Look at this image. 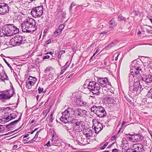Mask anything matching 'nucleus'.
Returning a JSON list of instances; mask_svg holds the SVG:
<instances>
[{
  "mask_svg": "<svg viewBox=\"0 0 152 152\" xmlns=\"http://www.w3.org/2000/svg\"><path fill=\"white\" fill-rule=\"evenodd\" d=\"M129 89L128 93H133L135 95L139 94L142 89V86L138 79H137V76L132 75H129Z\"/></svg>",
  "mask_w": 152,
  "mask_h": 152,
  "instance_id": "f257e3e1",
  "label": "nucleus"
},
{
  "mask_svg": "<svg viewBox=\"0 0 152 152\" xmlns=\"http://www.w3.org/2000/svg\"><path fill=\"white\" fill-rule=\"evenodd\" d=\"M2 32H0V36H11L15 34L19 33L18 28L13 24L5 25L2 27Z\"/></svg>",
  "mask_w": 152,
  "mask_h": 152,
  "instance_id": "f03ea898",
  "label": "nucleus"
},
{
  "mask_svg": "<svg viewBox=\"0 0 152 152\" xmlns=\"http://www.w3.org/2000/svg\"><path fill=\"white\" fill-rule=\"evenodd\" d=\"M35 21L32 18L28 19L21 24L22 31L26 33H32L37 29Z\"/></svg>",
  "mask_w": 152,
  "mask_h": 152,
  "instance_id": "7ed1b4c3",
  "label": "nucleus"
},
{
  "mask_svg": "<svg viewBox=\"0 0 152 152\" xmlns=\"http://www.w3.org/2000/svg\"><path fill=\"white\" fill-rule=\"evenodd\" d=\"M88 88L94 94L98 95L99 94V90L100 86L99 83L95 81H89L88 85Z\"/></svg>",
  "mask_w": 152,
  "mask_h": 152,
  "instance_id": "20e7f679",
  "label": "nucleus"
},
{
  "mask_svg": "<svg viewBox=\"0 0 152 152\" xmlns=\"http://www.w3.org/2000/svg\"><path fill=\"white\" fill-rule=\"evenodd\" d=\"M91 111L94 113L98 117L102 118L105 117L107 115L104 108L102 106H93L91 108Z\"/></svg>",
  "mask_w": 152,
  "mask_h": 152,
  "instance_id": "39448f33",
  "label": "nucleus"
},
{
  "mask_svg": "<svg viewBox=\"0 0 152 152\" xmlns=\"http://www.w3.org/2000/svg\"><path fill=\"white\" fill-rule=\"evenodd\" d=\"M140 65L137 62L136 60L133 61L131 65L130 73L129 75H132L133 76H137L140 74L139 66Z\"/></svg>",
  "mask_w": 152,
  "mask_h": 152,
  "instance_id": "423d86ee",
  "label": "nucleus"
},
{
  "mask_svg": "<svg viewBox=\"0 0 152 152\" xmlns=\"http://www.w3.org/2000/svg\"><path fill=\"white\" fill-rule=\"evenodd\" d=\"M26 41L24 36H17L12 39L10 41L12 45L13 46L20 45H23L26 42Z\"/></svg>",
  "mask_w": 152,
  "mask_h": 152,
  "instance_id": "0eeeda50",
  "label": "nucleus"
},
{
  "mask_svg": "<svg viewBox=\"0 0 152 152\" xmlns=\"http://www.w3.org/2000/svg\"><path fill=\"white\" fill-rule=\"evenodd\" d=\"M72 123L73 124L74 131L76 133L83 131L84 128V122L83 121H78L77 119H75L74 121H72Z\"/></svg>",
  "mask_w": 152,
  "mask_h": 152,
  "instance_id": "6e6552de",
  "label": "nucleus"
},
{
  "mask_svg": "<svg viewBox=\"0 0 152 152\" xmlns=\"http://www.w3.org/2000/svg\"><path fill=\"white\" fill-rule=\"evenodd\" d=\"M43 9V7L42 6L34 7L31 9V14L34 18L40 17L42 15Z\"/></svg>",
  "mask_w": 152,
  "mask_h": 152,
  "instance_id": "1a4fd4ad",
  "label": "nucleus"
},
{
  "mask_svg": "<svg viewBox=\"0 0 152 152\" xmlns=\"http://www.w3.org/2000/svg\"><path fill=\"white\" fill-rule=\"evenodd\" d=\"M72 108H69L65 110L64 112L61 113L62 114L60 118V120L64 123H66L68 121V119L69 120V116L70 114L72 115Z\"/></svg>",
  "mask_w": 152,
  "mask_h": 152,
  "instance_id": "9d476101",
  "label": "nucleus"
},
{
  "mask_svg": "<svg viewBox=\"0 0 152 152\" xmlns=\"http://www.w3.org/2000/svg\"><path fill=\"white\" fill-rule=\"evenodd\" d=\"M72 115L75 117L77 118L84 117L86 115L87 113L86 110H82L80 108H77L75 109L72 108Z\"/></svg>",
  "mask_w": 152,
  "mask_h": 152,
  "instance_id": "9b49d317",
  "label": "nucleus"
},
{
  "mask_svg": "<svg viewBox=\"0 0 152 152\" xmlns=\"http://www.w3.org/2000/svg\"><path fill=\"white\" fill-rule=\"evenodd\" d=\"M93 123L92 128H94L95 133L97 134L103 129L102 124L96 119L93 120Z\"/></svg>",
  "mask_w": 152,
  "mask_h": 152,
  "instance_id": "f8f14e48",
  "label": "nucleus"
},
{
  "mask_svg": "<svg viewBox=\"0 0 152 152\" xmlns=\"http://www.w3.org/2000/svg\"><path fill=\"white\" fill-rule=\"evenodd\" d=\"M10 7L8 4L4 2H0V15H5L9 11Z\"/></svg>",
  "mask_w": 152,
  "mask_h": 152,
  "instance_id": "ddd939ff",
  "label": "nucleus"
},
{
  "mask_svg": "<svg viewBox=\"0 0 152 152\" xmlns=\"http://www.w3.org/2000/svg\"><path fill=\"white\" fill-rule=\"evenodd\" d=\"M11 91L10 90H7L0 92V100L3 99H9L13 96V94L10 95V93Z\"/></svg>",
  "mask_w": 152,
  "mask_h": 152,
  "instance_id": "4468645a",
  "label": "nucleus"
},
{
  "mask_svg": "<svg viewBox=\"0 0 152 152\" xmlns=\"http://www.w3.org/2000/svg\"><path fill=\"white\" fill-rule=\"evenodd\" d=\"M98 82L102 87L107 88L110 85V83L108 81V79L106 77L99 78L98 79Z\"/></svg>",
  "mask_w": 152,
  "mask_h": 152,
  "instance_id": "2eb2a0df",
  "label": "nucleus"
},
{
  "mask_svg": "<svg viewBox=\"0 0 152 152\" xmlns=\"http://www.w3.org/2000/svg\"><path fill=\"white\" fill-rule=\"evenodd\" d=\"M61 140L59 138L55 136L54 134L52 135V139L51 145L56 146L57 147L59 148V145L60 144V142Z\"/></svg>",
  "mask_w": 152,
  "mask_h": 152,
  "instance_id": "dca6fc26",
  "label": "nucleus"
},
{
  "mask_svg": "<svg viewBox=\"0 0 152 152\" xmlns=\"http://www.w3.org/2000/svg\"><path fill=\"white\" fill-rule=\"evenodd\" d=\"M83 133L84 135L88 139H90V137L93 135L92 130L88 128H84L83 130Z\"/></svg>",
  "mask_w": 152,
  "mask_h": 152,
  "instance_id": "f3484780",
  "label": "nucleus"
},
{
  "mask_svg": "<svg viewBox=\"0 0 152 152\" xmlns=\"http://www.w3.org/2000/svg\"><path fill=\"white\" fill-rule=\"evenodd\" d=\"M18 114V113L17 111L15 112L14 113L10 114V115L4 118V119L5 120L4 121V122H8L13 119H15Z\"/></svg>",
  "mask_w": 152,
  "mask_h": 152,
  "instance_id": "a211bd4d",
  "label": "nucleus"
},
{
  "mask_svg": "<svg viewBox=\"0 0 152 152\" xmlns=\"http://www.w3.org/2000/svg\"><path fill=\"white\" fill-rule=\"evenodd\" d=\"M22 114H21L20 116L19 117L18 119L17 120L14 121L10 123L9 124L6 125L5 126L6 127L7 129H10L13 128L17 124L21 118Z\"/></svg>",
  "mask_w": 152,
  "mask_h": 152,
  "instance_id": "6ab92c4d",
  "label": "nucleus"
},
{
  "mask_svg": "<svg viewBox=\"0 0 152 152\" xmlns=\"http://www.w3.org/2000/svg\"><path fill=\"white\" fill-rule=\"evenodd\" d=\"M143 145L141 144H134V145L133 147L134 148V150H133L132 152H142L145 151L143 149Z\"/></svg>",
  "mask_w": 152,
  "mask_h": 152,
  "instance_id": "aec40b11",
  "label": "nucleus"
},
{
  "mask_svg": "<svg viewBox=\"0 0 152 152\" xmlns=\"http://www.w3.org/2000/svg\"><path fill=\"white\" fill-rule=\"evenodd\" d=\"M134 142L140 141L143 140L144 137L140 134H134L133 135Z\"/></svg>",
  "mask_w": 152,
  "mask_h": 152,
  "instance_id": "412c9836",
  "label": "nucleus"
},
{
  "mask_svg": "<svg viewBox=\"0 0 152 152\" xmlns=\"http://www.w3.org/2000/svg\"><path fill=\"white\" fill-rule=\"evenodd\" d=\"M142 80L147 83H151L152 82V75H147L142 77Z\"/></svg>",
  "mask_w": 152,
  "mask_h": 152,
  "instance_id": "4be33fe9",
  "label": "nucleus"
},
{
  "mask_svg": "<svg viewBox=\"0 0 152 152\" xmlns=\"http://www.w3.org/2000/svg\"><path fill=\"white\" fill-rule=\"evenodd\" d=\"M110 25L109 28L112 29L114 28L117 25V23L115 21L114 18H112L109 22Z\"/></svg>",
  "mask_w": 152,
  "mask_h": 152,
  "instance_id": "5701e85b",
  "label": "nucleus"
},
{
  "mask_svg": "<svg viewBox=\"0 0 152 152\" xmlns=\"http://www.w3.org/2000/svg\"><path fill=\"white\" fill-rule=\"evenodd\" d=\"M0 80L2 81L5 82V80H8L9 78L6 74L5 73H2L0 74Z\"/></svg>",
  "mask_w": 152,
  "mask_h": 152,
  "instance_id": "b1692460",
  "label": "nucleus"
},
{
  "mask_svg": "<svg viewBox=\"0 0 152 152\" xmlns=\"http://www.w3.org/2000/svg\"><path fill=\"white\" fill-rule=\"evenodd\" d=\"M74 127L72 128L71 127L70 129L67 131V132L69 133V135L72 136L73 138H74L75 137L74 134H76L75 130H74Z\"/></svg>",
  "mask_w": 152,
  "mask_h": 152,
  "instance_id": "393cba45",
  "label": "nucleus"
},
{
  "mask_svg": "<svg viewBox=\"0 0 152 152\" xmlns=\"http://www.w3.org/2000/svg\"><path fill=\"white\" fill-rule=\"evenodd\" d=\"M117 43V42L116 41H114L111 42L110 44L108 45L105 48V49L107 50H108L110 48H111L115 46Z\"/></svg>",
  "mask_w": 152,
  "mask_h": 152,
  "instance_id": "a878e982",
  "label": "nucleus"
},
{
  "mask_svg": "<svg viewBox=\"0 0 152 152\" xmlns=\"http://www.w3.org/2000/svg\"><path fill=\"white\" fill-rule=\"evenodd\" d=\"M134 134H126V137L129 140L132 141L134 142Z\"/></svg>",
  "mask_w": 152,
  "mask_h": 152,
  "instance_id": "bb28decb",
  "label": "nucleus"
},
{
  "mask_svg": "<svg viewBox=\"0 0 152 152\" xmlns=\"http://www.w3.org/2000/svg\"><path fill=\"white\" fill-rule=\"evenodd\" d=\"M147 96L152 100V88H150L149 91L148 92Z\"/></svg>",
  "mask_w": 152,
  "mask_h": 152,
  "instance_id": "cd10ccee",
  "label": "nucleus"
},
{
  "mask_svg": "<svg viewBox=\"0 0 152 152\" xmlns=\"http://www.w3.org/2000/svg\"><path fill=\"white\" fill-rule=\"evenodd\" d=\"M61 32H60V31L58 29H56L54 32L53 34V36L54 37L57 36Z\"/></svg>",
  "mask_w": 152,
  "mask_h": 152,
  "instance_id": "c85d7f7f",
  "label": "nucleus"
},
{
  "mask_svg": "<svg viewBox=\"0 0 152 152\" xmlns=\"http://www.w3.org/2000/svg\"><path fill=\"white\" fill-rule=\"evenodd\" d=\"M65 26L64 24H61L58 28V29L60 31V32H61L63 29H64Z\"/></svg>",
  "mask_w": 152,
  "mask_h": 152,
  "instance_id": "c756f323",
  "label": "nucleus"
},
{
  "mask_svg": "<svg viewBox=\"0 0 152 152\" xmlns=\"http://www.w3.org/2000/svg\"><path fill=\"white\" fill-rule=\"evenodd\" d=\"M71 127V126L68 124L64 126V129L65 130H66L67 131Z\"/></svg>",
  "mask_w": 152,
  "mask_h": 152,
  "instance_id": "7c9ffc66",
  "label": "nucleus"
},
{
  "mask_svg": "<svg viewBox=\"0 0 152 152\" xmlns=\"http://www.w3.org/2000/svg\"><path fill=\"white\" fill-rule=\"evenodd\" d=\"M69 65H68L67 66H64V67L63 69L60 72V75H61L65 71L66 69L69 66Z\"/></svg>",
  "mask_w": 152,
  "mask_h": 152,
  "instance_id": "2f4dec72",
  "label": "nucleus"
},
{
  "mask_svg": "<svg viewBox=\"0 0 152 152\" xmlns=\"http://www.w3.org/2000/svg\"><path fill=\"white\" fill-rule=\"evenodd\" d=\"M119 20H125L126 18L123 17L121 15H120L118 17Z\"/></svg>",
  "mask_w": 152,
  "mask_h": 152,
  "instance_id": "473e14b6",
  "label": "nucleus"
},
{
  "mask_svg": "<svg viewBox=\"0 0 152 152\" xmlns=\"http://www.w3.org/2000/svg\"><path fill=\"white\" fill-rule=\"evenodd\" d=\"M3 60L5 62L6 64L7 65V66H9V67L10 68V69L11 70H13L12 69V68L11 66L9 64L7 61L6 60V59L4 58H3Z\"/></svg>",
  "mask_w": 152,
  "mask_h": 152,
  "instance_id": "72a5a7b5",
  "label": "nucleus"
},
{
  "mask_svg": "<svg viewBox=\"0 0 152 152\" xmlns=\"http://www.w3.org/2000/svg\"><path fill=\"white\" fill-rule=\"evenodd\" d=\"M114 144L113 143L110 146H108L106 148V149H107V150H106L105 151H104L103 152H109V148H111V147H112L113 146V145Z\"/></svg>",
  "mask_w": 152,
  "mask_h": 152,
  "instance_id": "f704fd0d",
  "label": "nucleus"
},
{
  "mask_svg": "<svg viewBox=\"0 0 152 152\" xmlns=\"http://www.w3.org/2000/svg\"><path fill=\"white\" fill-rule=\"evenodd\" d=\"M108 142H106L103 146L100 148V149L102 150L104 149L108 144Z\"/></svg>",
  "mask_w": 152,
  "mask_h": 152,
  "instance_id": "c9c22d12",
  "label": "nucleus"
},
{
  "mask_svg": "<svg viewBox=\"0 0 152 152\" xmlns=\"http://www.w3.org/2000/svg\"><path fill=\"white\" fill-rule=\"evenodd\" d=\"M38 91L39 93V94H41L42 91L43 90V88H41L39 87L38 88Z\"/></svg>",
  "mask_w": 152,
  "mask_h": 152,
  "instance_id": "e433bc0d",
  "label": "nucleus"
},
{
  "mask_svg": "<svg viewBox=\"0 0 152 152\" xmlns=\"http://www.w3.org/2000/svg\"><path fill=\"white\" fill-rule=\"evenodd\" d=\"M26 83H28L29 85H31V86L33 85L34 83V82L32 81H29L28 82L27 81Z\"/></svg>",
  "mask_w": 152,
  "mask_h": 152,
  "instance_id": "4c0bfd02",
  "label": "nucleus"
},
{
  "mask_svg": "<svg viewBox=\"0 0 152 152\" xmlns=\"http://www.w3.org/2000/svg\"><path fill=\"white\" fill-rule=\"evenodd\" d=\"M42 130V129H40L39 131L37 132L34 138H36V139L38 137V136L39 135V132H40Z\"/></svg>",
  "mask_w": 152,
  "mask_h": 152,
  "instance_id": "58836bf2",
  "label": "nucleus"
},
{
  "mask_svg": "<svg viewBox=\"0 0 152 152\" xmlns=\"http://www.w3.org/2000/svg\"><path fill=\"white\" fill-rule=\"evenodd\" d=\"M51 67H47L46 68V69H45V72L46 73H47L50 70Z\"/></svg>",
  "mask_w": 152,
  "mask_h": 152,
  "instance_id": "ea45409f",
  "label": "nucleus"
},
{
  "mask_svg": "<svg viewBox=\"0 0 152 152\" xmlns=\"http://www.w3.org/2000/svg\"><path fill=\"white\" fill-rule=\"evenodd\" d=\"M35 139H36V138H34H34L32 140H31V141H29L28 142H26V143L29 144V143H30L32 142V141H35ZM26 143V142L24 143Z\"/></svg>",
  "mask_w": 152,
  "mask_h": 152,
  "instance_id": "a19ab883",
  "label": "nucleus"
},
{
  "mask_svg": "<svg viewBox=\"0 0 152 152\" xmlns=\"http://www.w3.org/2000/svg\"><path fill=\"white\" fill-rule=\"evenodd\" d=\"M26 88L28 89H30L31 88V85H29V84L27 83H26Z\"/></svg>",
  "mask_w": 152,
  "mask_h": 152,
  "instance_id": "79ce46f5",
  "label": "nucleus"
},
{
  "mask_svg": "<svg viewBox=\"0 0 152 152\" xmlns=\"http://www.w3.org/2000/svg\"><path fill=\"white\" fill-rule=\"evenodd\" d=\"M18 130V129H16L14 131H11V132H8L7 134H5V135H8V134H11V133H12L13 132H14L17 131Z\"/></svg>",
  "mask_w": 152,
  "mask_h": 152,
  "instance_id": "37998d69",
  "label": "nucleus"
},
{
  "mask_svg": "<svg viewBox=\"0 0 152 152\" xmlns=\"http://www.w3.org/2000/svg\"><path fill=\"white\" fill-rule=\"evenodd\" d=\"M65 53V51L64 50H61L60 52H59V54L60 55H62L64 53Z\"/></svg>",
  "mask_w": 152,
  "mask_h": 152,
  "instance_id": "c03bdc74",
  "label": "nucleus"
},
{
  "mask_svg": "<svg viewBox=\"0 0 152 152\" xmlns=\"http://www.w3.org/2000/svg\"><path fill=\"white\" fill-rule=\"evenodd\" d=\"M118 149L116 148L113 149L112 150V152H118Z\"/></svg>",
  "mask_w": 152,
  "mask_h": 152,
  "instance_id": "a18cd8bd",
  "label": "nucleus"
},
{
  "mask_svg": "<svg viewBox=\"0 0 152 152\" xmlns=\"http://www.w3.org/2000/svg\"><path fill=\"white\" fill-rule=\"evenodd\" d=\"M66 13L65 12H64L62 15V16L63 18H64L66 17Z\"/></svg>",
  "mask_w": 152,
  "mask_h": 152,
  "instance_id": "49530a36",
  "label": "nucleus"
},
{
  "mask_svg": "<svg viewBox=\"0 0 152 152\" xmlns=\"http://www.w3.org/2000/svg\"><path fill=\"white\" fill-rule=\"evenodd\" d=\"M11 91H12V94L11 95L13 94H13L14 93L15 90H14V89L12 86V90H11Z\"/></svg>",
  "mask_w": 152,
  "mask_h": 152,
  "instance_id": "de8ad7c7",
  "label": "nucleus"
},
{
  "mask_svg": "<svg viewBox=\"0 0 152 152\" xmlns=\"http://www.w3.org/2000/svg\"><path fill=\"white\" fill-rule=\"evenodd\" d=\"M51 42V40L50 39L47 40L46 42V44H48Z\"/></svg>",
  "mask_w": 152,
  "mask_h": 152,
  "instance_id": "09e8293b",
  "label": "nucleus"
},
{
  "mask_svg": "<svg viewBox=\"0 0 152 152\" xmlns=\"http://www.w3.org/2000/svg\"><path fill=\"white\" fill-rule=\"evenodd\" d=\"M50 57L48 55H46L45 56H44L43 57V58L45 59H48V58H50Z\"/></svg>",
  "mask_w": 152,
  "mask_h": 152,
  "instance_id": "8fccbe9b",
  "label": "nucleus"
},
{
  "mask_svg": "<svg viewBox=\"0 0 152 152\" xmlns=\"http://www.w3.org/2000/svg\"><path fill=\"white\" fill-rule=\"evenodd\" d=\"M46 145L48 147L50 146V141H48L47 143L46 144Z\"/></svg>",
  "mask_w": 152,
  "mask_h": 152,
  "instance_id": "3c124183",
  "label": "nucleus"
},
{
  "mask_svg": "<svg viewBox=\"0 0 152 152\" xmlns=\"http://www.w3.org/2000/svg\"><path fill=\"white\" fill-rule=\"evenodd\" d=\"M72 7L70 6V9H69V12L70 14L72 13Z\"/></svg>",
  "mask_w": 152,
  "mask_h": 152,
  "instance_id": "603ef678",
  "label": "nucleus"
},
{
  "mask_svg": "<svg viewBox=\"0 0 152 152\" xmlns=\"http://www.w3.org/2000/svg\"><path fill=\"white\" fill-rule=\"evenodd\" d=\"M76 5V4H75V3L74 2H72L71 3L70 6H72V7H73V6H75Z\"/></svg>",
  "mask_w": 152,
  "mask_h": 152,
  "instance_id": "864d4df0",
  "label": "nucleus"
},
{
  "mask_svg": "<svg viewBox=\"0 0 152 152\" xmlns=\"http://www.w3.org/2000/svg\"><path fill=\"white\" fill-rule=\"evenodd\" d=\"M18 147V146L17 145H13V149H15L16 148H17Z\"/></svg>",
  "mask_w": 152,
  "mask_h": 152,
  "instance_id": "5fc2aeb1",
  "label": "nucleus"
},
{
  "mask_svg": "<svg viewBox=\"0 0 152 152\" xmlns=\"http://www.w3.org/2000/svg\"><path fill=\"white\" fill-rule=\"evenodd\" d=\"M32 80H33L34 82V83H35L37 80V78L36 77H33V79H32Z\"/></svg>",
  "mask_w": 152,
  "mask_h": 152,
  "instance_id": "6e6d98bb",
  "label": "nucleus"
},
{
  "mask_svg": "<svg viewBox=\"0 0 152 152\" xmlns=\"http://www.w3.org/2000/svg\"><path fill=\"white\" fill-rule=\"evenodd\" d=\"M29 134H26L25 135H24L23 136V138H26L29 136Z\"/></svg>",
  "mask_w": 152,
  "mask_h": 152,
  "instance_id": "4d7b16f0",
  "label": "nucleus"
},
{
  "mask_svg": "<svg viewBox=\"0 0 152 152\" xmlns=\"http://www.w3.org/2000/svg\"><path fill=\"white\" fill-rule=\"evenodd\" d=\"M119 56V54H118V55H117V56L115 57V61H117L118 60V57Z\"/></svg>",
  "mask_w": 152,
  "mask_h": 152,
  "instance_id": "13d9d810",
  "label": "nucleus"
},
{
  "mask_svg": "<svg viewBox=\"0 0 152 152\" xmlns=\"http://www.w3.org/2000/svg\"><path fill=\"white\" fill-rule=\"evenodd\" d=\"M53 117H50V121L51 123H52L53 122Z\"/></svg>",
  "mask_w": 152,
  "mask_h": 152,
  "instance_id": "bf43d9fd",
  "label": "nucleus"
},
{
  "mask_svg": "<svg viewBox=\"0 0 152 152\" xmlns=\"http://www.w3.org/2000/svg\"><path fill=\"white\" fill-rule=\"evenodd\" d=\"M138 12H137L136 11H133V13H134L136 15H138Z\"/></svg>",
  "mask_w": 152,
  "mask_h": 152,
  "instance_id": "052dcab7",
  "label": "nucleus"
},
{
  "mask_svg": "<svg viewBox=\"0 0 152 152\" xmlns=\"http://www.w3.org/2000/svg\"><path fill=\"white\" fill-rule=\"evenodd\" d=\"M33 77H32L31 76H30L28 78V80H32V79H33Z\"/></svg>",
  "mask_w": 152,
  "mask_h": 152,
  "instance_id": "680f3d73",
  "label": "nucleus"
},
{
  "mask_svg": "<svg viewBox=\"0 0 152 152\" xmlns=\"http://www.w3.org/2000/svg\"><path fill=\"white\" fill-rule=\"evenodd\" d=\"M6 110H11L12 109L10 107H8L7 108H6L5 109Z\"/></svg>",
  "mask_w": 152,
  "mask_h": 152,
  "instance_id": "e2e57ef3",
  "label": "nucleus"
},
{
  "mask_svg": "<svg viewBox=\"0 0 152 152\" xmlns=\"http://www.w3.org/2000/svg\"><path fill=\"white\" fill-rule=\"evenodd\" d=\"M106 31L105 30L101 33L102 34H107Z\"/></svg>",
  "mask_w": 152,
  "mask_h": 152,
  "instance_id": "0e129e2a",
  "label": "nucleus"
},
{
  "mask_svg": "<svg viewBox=\"0 0 152 152\" xmlns=\"http://www.w3.org/2000/svg\"><path fill=\"white\" fill-rule=\"evenodd\" d=\"M115 135H116V134H115V136H113V137H112V138H112L111 140H113L115 139V138H116Z\"/></svg>",
  "mask_w": 152,
  "mask_h": 152,
  "instance_id": "69168bd1",
  "label": "nucleus"
},
{
  "mask_svg": "<svg viewBox=\"0 0 152 152\" xmlns=\"http://www.w3.org/2000/svg\"><path fill=\"white\" fill-rule=\"evenodd\" d=\"M29 137H28L27 139H23V141H28V140L29 139Z\"/></svg>",
  "mask_w": 152,
  "mask_h": 152,
  "instance_id": "338daca9",
  "label": "nucleus"
},
{
  "mask_svg": "<svg viewBox=\"0 0 152 152\" xmlns=\"http://www.w3.org/2000/svg\"><path fill=\"white\" fill-rule=\"evenodd\" d=\"M34 121H35V120L34 119L32 120L31 121L30 124H31L33 123L34 122Z\"/></svg>",
  "mask_w": 152,
  "mask_h": 152,
  "instance_id": "774afa93",
  "label": "nucleus"
}]
</instances>
